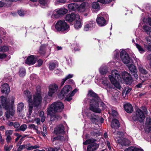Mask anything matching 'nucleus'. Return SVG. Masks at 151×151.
Wrapping results in <instances>:
<instances>
[{
    "label": "nucleus",
    "mask_w": 151,
    "mask_h": 151,
    "mask_svg": "<svg viewBox=\"0 0 151 151\" xmlns=\"http://www.w3.org/2000/svg\"><path fill=\"white\" fill-rule=\"evenodd\" d=\"M41 87L38 86L36 87V93L33 95V99H32L31 93L28 91H24V97L27 99V101L29 105V114H31L32 112L33 106H37L41 103L42 98L41 94Z\"/></svg>",
    "instance_id": "nucleus-1"
},
{
    "label": "nucleus",
    "mask_w": 151,
    "mask_h": 151,
    "mask_svg": "<svg viewBox=\"0 0 151 151\" xmlns=\"http://www.w3.org/2000/svg\"><path fill=\"white\" fill-rule=\"evenodd\" d=\"M88 95L93 97L90 102L89 109L94 112L100 113L101 110L99 108V103L101 102L100 99L97 94L92 91H89Z\"/></svg>",
    "instance_id": "nucleus-2"
},
{
    "label": "nucleus",
    "mask_w": 151,
    "mask_h": 151,
    "mask_svg": "<svg viewBox=\"0 0 151 151\" xmlns=\"http://www.w3.org/2000/svg\"><path fill=\"white\" fill-rule=\"evenodd\" d=\"M109 78L111 83L118 89L121 88V86L118 82L121 81V78L118 72L116 70H112L111 74L109 76Z\"/></svg>",
    "instance_id": "nucleus-3"
},
{
    "label": "nucleus",
    "mask_w": 151,
    "mask_h": 151,
    "mask_svg": "<svg viewBox=\"0 0 151 151\" xmlns=\"http://www.w3.org/2000/svg\"><path fill=\"white\" fill-rule=\"evenodd\" d=\"M65 133L64 131V127L63 125L60 124L57 126L55 129L54 134L58 135L56 137H52V141L54 142L56 140H60L61 141L64 140V137L61 136Z\"/></svg>",
    "instance_id": "nucleus-4"
},
{
    "label": "nucleus",
    "mask_w": 151,
    "mask_h": 151,
    "mask_svg": "<svg viewBox=\"0 0 151 151\" xmlns=\"http://www.w3.org/2000/svg\"><path fill=\"white\" fill-rule=\"evenodd\" d=\"M64 108L63 104L60 102H55L50 105L47 109V112L51 114L52 113L61 112Z\"/></svg>",
    "instance_id": "nucleus-5"
},
{
    "label": "nucleus",
    "mask_w": 151,
    "mask_h": 151,
    "mask_svg": "<svg viewBox=\"0 0 151 151\" xmlns=\"http://www.w3.org/2000/svg\"><path fill=\"white\" fill-rule=\"evenodd\" d=\"M123 133L117 132L114 137L115 141L122 146L129 145L130 143V141L127 139L123 138Z\"/></svg>",
    "instance_id": "nucleus-6"
},
{
    "label": "nucleus",
    "mask_w": 151,
    "mask_h": 151,
    "mask_svg": "<svg viewBox=\"0 0 151 151\" xmlns=\"http://www.w3.org/2000/svg\"><path fill=\"white\" fill-rule=\"evenodd\" d=\"M56 29L58 31H68L70 29L69 26L64 20H59L55 25Z\"/></svg>",
    "instance_id": "nucleus-7"
},
{
    "label": "nucleus",
    "mask_w": 151,
    "mask_h": 151,
    "mask_svg": "<svg viewBox=\"0 0 151 151\" xmlns=\"http://www.w3.org/2000/svg\"><path fill=\"white\" fill-rule=\"evenodd\" d=\"M96 140L94 139H87L85 142H83V145H89L87 147V150L88 151H94L96 150L99 147V145L94 142L96 141Z\"/></svg>",
    "instance_id": "nucleus-8"
},
{
    "label": "nucleus",
    "mask_w": 151,
    "mask_h": 151,
    "mask_svg": "<svg viewBox=\"0 0 151 151\" xmlns=\"http://www.w3.org/2000/svg\"><path fill=\"white\" fill-rule=\"evenodd\" d=\"M72 90V88L71 86L69 85H67L64 86L61 90L60 94L59 96L60 98L63 99L64 97L65 98V99L67 100V98L69 97L70 93Z\"/></svg>",
    "instance_id": "nucleus-9"
},
{
    "label": "nucleus",
    "mask_w": 151,
    "mask_h": 151,
    "mask_svg": "<svg viewBox=\"0 0 151 151\" xmlns=\"http://www.w3.org/2000/svg\"><path fill=\"white\" fill-rule=\"evenodd\" d=\"M86 5L85 3H82L79 6L76 3H71L68 5V8L70 10H78L80 12H84L85 10Z\"/></svg>",
    "instance_id": "nucleus-10"
},
{
    "label": "nucleus",
    "mask_w": 151,
    "mask_h": 151,
    "mask_svg": "<svg viewBox=\"0 0 151 151\" xmlns=\"http://www.w3.org/2000/svg\"><path fill=\"white\" fill-rule=\"evenodd\" d=\"M121 50L120 56L122 62L124 64L129 63L130 62L131 59L128 54L124 50Z\"/></svg>",
    "instance_id": "nucleus-11"
},
{
    "label": "nucleus",
    "mask_w": 151,
    "mask_h": 151,
    "mask_svg": "<svg viewBox=\"0 0 151 151\" xmlns=\"http://www.w3.org/2000/svg\"><path fill=\"white\" fill-rule=\"evenodd\" d=\"M39 146L35 145L32 146L29 144L27 145H23L19 146L17 149V151H21L24 148L26 149L27 150H32L39 148Z\"/></svg>",
    "instance_id": "nucleus-12"
},
{
    "label": "nucleus",
    "mask_w": 151,
    "mask_h": 151,
    "mask_svg": "<svg viewBox=\"0 0 151 151\" xmlns=\"http://www.w3.org/2000/svg\"><path fill=\"white\" fill-rule=\"evenodd\" d=\"M79 19V15L78 14L72 13L70 14H68L65 17L66 20L69 22H71L76 19Z\"/></svg>",
    "instance_id": "nucleus-13"
},
{
    "label": "nucleus",
    "mask_w": 151,
    "mask_h": 151,
    "mask_svg": "<svg viewBox=\"0 0 151 151\" xmlns=\"http://www.w3.org/2000/svg\"><path fill=\"white\" fill-rule=\"evenodd\" d=\"M145 115L144 112L141 109H137L136 111V116L135 119L139 120L141 122L145 118Z\"/></svg>",
    "instance_id": "nucleus-14"
},
{
    "label": "nucleus",
    "mask_w": 151,
    "mask_h": 151,
    "mask_svg": "<svg viewBox=\"0 0 151 151\" xmlns=\"http://www.w3.org/2000/svg\"><path fill=\"white\" fill-rule=\"evenodd\" d=\"M122 77L126 83L128 84H130L133 82L132 78L131 75L126 72L122 73Z\"/></svg>",
    "instance_id": "nucleus-15"
},
{
    "label": "nucleus",
    "mask_w": 151,
    "mask_h": 151,
    "mask_svg": "<svg viewBox=\"0 0 151 151\" xmlns=\"http://www.w3.org/2000/svg\"><path fill=\"white\" fill-rule=\"evenodd\" d=\"M102 15V13L101 14H98L96 19L97 23L99 26L100 27L104 26L107 24L105 19L103 17L101 16Z\"/></svg>",
    "instance_id": "nucleus-16"
},
{
    "label": "nucleus",
    "mask_w": 151,
    "mask_h": 151,
    "mask_svg": "<svg viewBox=\"0 0 151 151\" xmlns=\"http://www.w3.org/2000/svg\"><path fill=\"white\" fill-rule=\"evenodd\" d=\"M0 107H1V106L5 109H8L9 107V104L8 99H7L6 97L2 96L0 97Z\"/></svg>",
    "instance_id": "nucleus-17"
},
{
    "label": "nucleus",
    "mask_w": 151,
    "mask_h": 151,
    "mask_svg": "<svg viewBox=\"0 0 151 151\" xmlns=\"http://www.w3.org/2000/svg\"><path fill=\"white\" fill-rule=\"evenodd\" d=\"M58 88V86L55 84H52L50 85L49 87L48 95L50 97L52 96L53 94L57 91Z\"/></svg>",
    "instance_id": "nucleus-18"
},
{
    "label": "nucleus",
    "mask_w": 151,
    "mask_h": 151,
    "mask_svg": "<svg viewBox=\"0 0 151 151\" xmlns=\"http://www.w3.org/2000/svg\"><path fill=\"white\" fill-rule=\"evenodd\" d=\"M67 12V10L65 9H60L58 10H56L53 12L52 16L56 18L60 15L66 14Z\"/></svg>",
    "instance_id": "nucleus-19"
},
{
    "label": "nucleus",
    "mask_w": 151,
    "mask_h": 151,
    "mask_svg": "<svg viewBox=\"0 0 151 151\" xmlns=\"http://www.w3.org/2000/svg\"><path fill=\"white\" fill-rule=\"evenodd\" d=\"M37 60L36 56L31 55L28 56L25 60V62L29 65H32L35 64Z\"/></svg>",
    "instance_id": "nucleus-20"
},
{
    "label": "nucleus",
    "mask_w": 151,
    "mask_h": 151,
    "mask_svg": "<svg viewBox=\"0 0 151 151\" xmlns=\"http://www.w3.org/2000/svg\"><path fill=\"white\" fill-rule=\"evenodd\" d=\"M95 26V22L92 20L86 22L84 26V30L87 31L90 30L93 28Z\"/></svg>",
    "instance_id": "nucleus-21"
},
{
    "label": "nucleus",
    "mask_w": 151,
    "mask_h": 151,
    "mask_svg": "<svg viewBox=\"0 0 151 151\" xmlns=\"http://www.w3.org/2000/svg\"><path fill=\"white\" fill-rule=\"evenodd\" d=\"M48 68L50 70H53L58 66V62L55 60L50 61L48 64Z\"/></svg>",
    "instance_id": "nucleus-22"
},
{
    "label": "nucleus",
    "mask_w": 151,
    "mask_h": 151,
    "mask_svg": "<svg viewBox=\"0 0 151 151\" xmlns=\"http://www.w3.org/2000/svg\"><path fill=\"white\" fill-rule=\"evenodd\" d=\"M111 127L112 128V131L114 133V130L115 131V129H117L119 127V121L116 119H113L111 123Z\"/></svg>",
    "instance_id": "nucleus-23"
},
{
    "label": "nucleus",
    "mask_w": 151,
    "mask_h": 151,
    "mask_svg": "<svg viewBox=\"0 0 151 151\" xmlns=\"http://www.w3.org/2000/svg\"><path fill=\"white\" fill-rule=\"evenodd\" d=\"M101 82L102 84L106 87H107L109 88H110L111 87L110 86L111 84L108 81L107 78L104 77H103L101 79Z\"/></svg>",
    "instance_id": "nucleus-24"
},
{
    "label": "nucleus",
    "mask_w": 151,
    "mask_h": 151,
    "mask_svg": "<svg viewBox=\"0 0 151 151\" xmlns=\"http://www.w3.org/2000/svg\"><path fill=\"white\" fill-rule=\"evenodd\" d=\"M10 91V88L8 84L6 83H4L2 85V88L1 92L2 93H5L6 94H8Z\"/></svg>",
    "instance_id": "nucleus-25"
},
{
    "label": "nucleus",
    "mask_w": 151,
    "mask_h": 151,
    "mask_svg": "<svg viewBox=\"0 0 151 151\" xmlns=\"http://www.w3.org/2000/svg\"><path fill=\"white\" fill-rule=\"evenodd\" d=\"M125 110L128 113H131L133 111V107L131 104L129 103L126 104L124 105Z\"/></svg>",
    "instance_id": "nucleus-26"
},
{
    "label": "nucleus",
    "mask_w": 151,
    "mask_h": 151,
    "mask_svg": "<svg viewBox=\"0 0 151 151\" xmlns=\"http://www.w3.org/2000/svg\"><path fill=\"white\" fill-rule=\"evenodd\" d=\"M14 110L13 108H11L9 111H7L5 113L6 117L7 119H9L14 114Z\"/></svg>",
    "instance_id": "nucleus-27"
},
{
    "label": "nucleus",
    "mask_w": 151,
    "mask_h": 151,
    "mask_svg": "<svg viewBox=\"0 0 151 151\" xmlns=\"http://www.w3.org/2000/svg\"><path fill=\"white\" fill-rule=\"evenodd\" d=\"M147 42L146 44H144V47L146 48L147 50L151 51V40L147 38L146 39Z\"/></svg>",
    "instance_id": "nucleus-28"
},
{
    "label": "nucleus",
    "mask_w": 151,
    "mask_h": 151,
    "mask_svg": "<svg viewBox=\"0 0 151 151\" xmlns=\"http://www.w3.org/2000/svg\"><path fill=\"white\" fill-rule=\"evenodd\" d=\"M92 10L93 12H96L99 10L100 7L99 4L96 2H93L92 4Z\"/></svg>",
    "instance_id": "nucleus-29"
},
{
    "label": "nucleus",
    "mask_w": 151,
    "mask_h": 151,
    "mask_svg": "<svg viewBox=\"0 0 151 151\" xmlns=\"http://www.w3.org/2000/svg\"><path fill=\"white\" fill-rule=\"evenodd\" d=\"M55 113H52L51 114H48L47 112V114L50 116V120L53 121L59 119H61V117L59 115H56L54 114Z\"/></svg>",
    "instance_id": "nucleus-30"
},
{
    "label": "nucleus",
    "mask_w": 151,
    "mask_h": 151,
    "mask_svg": "<svg viewBox=\"0 0 151 151\" xmlns=\"http://www.w3.org/2000/svg\"><path fill=\"white\" fill-rule=\"evenodd\" d=\"M75 23H74V27L76 29H78L81 27L82 24L80 20V17L79 16V19H76Z\"/></svg>",
    "instance_id": "nucleus-31"
},
{
    "label": "nucleus",
    "mask_w": 151,
    "mask_h": 151,
    "mask_svg": "<svg viewBox=\"0 0 151 151\" xmlns=\"http://www.w3.org/2000/svg\"><path fill=\"white\" fill-rule=\"evenodd\" d=\"M138 68L140 76H141V75H146L147 74V71L144 68L142 65H139V66Z\"/></svg>",
    "instance_id": "nucleus-32"
},
{
    "label": "nucleus",
    "mask_w": 151,
    "mask_h": 151,
    "mask_svg": "<svg viewBox=\"0 0 151 151\" xmlns=\"http://www.w3.org/2000/svg\"><path fill=\"white\" fill-rule=\"evenodd\" d=\"M87 116L89 117L91 121L93 122H95L98 120V117L95 115H92L90 113H87Z\"/></svg>",
    "instance_id": "nucleus-33"
},
{
    "label": "nucleus",
    "mask_w": 151,
    "mask_h": 151,
    "mask_svg": "<svg viewBox=\"0 0 151 151\" xmlns=\"http://www.w3.org/2000/svg\"><path fill=\"white\" fill-rule=\"evenodd\" d=\"M124 151H143L142 149L134 147H131L126 149Z\"/></svg>",
    "instance_id": "nucleus-34"
},
{
    "label": "nucleus",
    "mask_w": 151,
    "mask_h": 151,
    "mask_svg": "<svg viewBox=\"0 0 151 151\" xmlns=\"http://www.w3.org/2000/svg\"><path fill=\"white\" fill-rule=\"evenodd\" d=\"M129 69L130 70L132 74L134 73H137V71L135 66L133 65H131L129 67Z\"/></svg>",
    "instance_id": "nucleus-35"
},
{
    "label": "nucleus",
    "mask_w": 151,
    "mask_h": 151,
    "mask_svg": "<svg viewBox=\"0 0 151 151\" xmlns=\"http://www.w3.org/2000/svg\"><path fill=\"white\" fill-rule=\"evenodd\" d=\"M73 76V75L72 74H69L65 78H63L62 79V82L61 83V85L63 86L64 85L65 82V81L70 78H71Z\"/></svg>",
    "instance_id": "nucleus-36"
},
{
    "label": "nucleus",
    "mask_w": 151,
    "mask_h": 151,
    "mask_svg": "<svg viewBox=\"0 0 151 151\" xmlns=\"http://www.w3.org/2000/svg\"><path fill=\"white\" fill-rule=\"evenodd\" d=\"M77 90L76 89H75L70 94V95L69 96V97L67 98V101H70L72 99V97L77 92Z\"/></svg>",
    "instance_id": "nucleus-37"
},
{
    "label": "nucleus",
    "mask_w": 151,
    "mask_h": 151,
    "mask_svg": "<svg viewBox=\"0 0 151 151\" xmlns=\"http://www.w3.org/2000/svg\"><path fill=\"white\" fill-rule=\"evenodd\" d=\"M2 42V41L0 39V44ZM9 48L8 47L6 46H4L3 47H0V52H5L8 51Z\"/></svg>",
    "instance_id": "nucleus-38"
},
{
    "label": "nucleus",
    "mask_w": 151,
    "mask_h": 151,
    "mask_svg": "<svg viewBox=\"0 0 151 151\" xmlns=\"http://www.w3.org/2000/svg\"><path fill=\"white\" fill-rule=\"evenodd\" d=\"M24 107V104L22 103H20L17 105V111L19 112L22 111Z\"/></svg>",
    "instance_id": "nucleus-39"
},
{
    "label": "nucleus",
    "mask_w": 151,
    "mask_h": 151,
    "mask_svg": "<svg viewBox=\"0 0 151 151\" xmlns=\"http://www.w3.org/2000/svg\"><path fill=\"white\" fill-rule=\"evenodd\" d=\"M26 74V70L24 68H22L20 69L19 71V75L21 77L24 76Z\"/></svg>",
    "instance_id": "nucleus-40"
},
{
    "label": "nucleus",
    "mask_w": 151,
    "mask_h": 151,
    "mask_svg": "<svg viewBox=\"0 0 151 151\" xmlns=\"http://www.w3.org/2000/svg\"><path fill=\"white\" fill-rule=\"evenodd\" d=\"M8 100L9 105H12L14 103L15 100V98L14 96H12L9 97L8 99Z\"/></svg>",
    "instance_id": "nucleus-41"
},
{
    "label": "nucleus",
    "mask_w": 151,
    "mask_h": 151,
    "mask_svg": "<svg viewBox=\"0 0 151 151\" xmlns=\"http://www.w3.org/2000/svg\"><path fill=\"white\" fill-rule=\"evenodd\" d=\"M45 45H41L40 48L39 52L42 54H44L45 52Z\"/></svg>",
    "instance_id": "nucleus-42"
},
{
    "label": "nucleus",
    "mask_w": 151,
    "mask_h": 151,
    "mask_svg": "<svg viewBox=\"0 0 151 151\" xmlns=\"http://www.w3.org/2000/svg\"><path fill=\"white\" fill-rule=\"evenodd\" d=\"M135 45L140 53H143L145 52V50L141 46L137 44H136Z\"/></svg>",
    "instance_id": "nucleus-43"
},
{
    "label": "nucleus",
    "mask_w": 151,
    "mask_h": 151,
    "mask_svg": "<svg viewBox=\"0 0 151 151\" xmlns=\"http://www.w3.org/2000/svg\"><path fill=\"white\" fill-rule=\"evenodd\" d=\"M27 128V126L25 124H23L21 125L19 128V129L21 131H24Z\"/></svg>",
    "instance_id": "nucleus-44"
},
{
    "label": "nucleus",
    "mask_w": 151,
    "mask_h": 151,
    "mask_svg": "<svg viewBox=\"0 0 151 151\" xmlns=\"http://www.w3.org/2000/svg\"><path fill=\"white\" fill-rule=\"evenodd\" d=\"M120 51L118 50H116L114 52V58L116 59H117L119 57V54L120 53Z\"/></svg>",
    "instance_id": "nucleus-45"
},
{
    "label": "nucleus",
    "mask_w": 151,
    "mask_h": 151,
    "mask_svg": "<svg viewBox=\"0 0 151 151\" xmlns=\"http://www.w3.org/2000/svg\"><path fill=\"white\" fill-rule=\"evenodd\" d=\"M143 29L145 31L147 34L149 33L150 31H151L150 29V28L149 27L145 25L143 26Z\"/></svg>",
    "instance_id": "nucleus-46"
},
{
    "label": "nucleus",
    "mask_w": 151,
    "mask_h": 151,
    "mask_svg": "<svg viewBox=\"0 0 151 151\" xmlns=\"http://www.w3.org/2000/svg\"><path fill=\"white\" fill-rule=\"evenodd\" d=\"M100 73L102 75H104L106 74L107 72V70L106 69L100 68L99 70Z\"/></svg>",
    "instance_id": "nucleus-47"
},
{
    "label": "nucleus",
    "mask_w": 151,
    "mask_h": 151,
    "mask_svg": "<svg viewBox=\"0 0 151 151\" xmlns=\"http://www.w3.org/2000/svg\"><path fill=\"white\" fill-rule=\"evenodd\" d=\"M28 128L29 129H32L34 130H37V127L34 124H30L29 125Z\"/></svg>",
    "instance_id": "nucleus-48"
},
{
    "label": "nucleus",
    "mask_w": 151,
    "mask_h": 151,
    "mask_svg": "<svg viewBox=\"0 0 151 151\" xmlns=\"http://www.w3.org/2000/svg\"><path fill=\"white\" fill-rule=\"evenodd\" d=\"M91 134L92 136L94 137H96L100 135V133L96 132H91Z\"/></svg>",
    "instance_id": "nucleus-49"
},
{
    "label": "nucleus",
    "mask_w": 151,
    "mask_h": 151,
    "mask_svg": "<svg viewBox=\"0 0 151 151\" xmlns=\"http://www.w3.org/2000/svg\"><path fill=\"white\" fill-rule=\"evenodd\" d=\"M37 66L40 67V66L43 63V61L41 59H39L37 61Z\"/></svg>",
    "instance_id": "nucleus-50"
},
{
    "label": "nucleus",
    "mask_w": 151,
    "mask_h": 151,
    "mask_svg": "<svg viewBox=\"0 0 151 151\" xmlns=\"http://www.w3.org/2000/svg\"><path fill=\"white\" fill-rule=\"evenodd\" d=\"M40 3L43 5H45L47 3V1L46 0H39Z\"/></svg>",
    "instance_id": "nucleus-51"
},
{
    "label": "nucleus",
    "mask_w": 151,
    "mask_h": 151,
    "mask_svg": "<svg viewBox=\"0 0 151 151\" xmlns=\"http://www.w3.org/2000/svg\"><path fill=\"white\" fill-rule=\"evenodd\" d=\"M15 135L17 137L15 139V142H17L21 137V135L18 133H16Z\"/></svg>",
    "instance_id": "nucleus-52"
},
{
    "label": "nucleus",
    "mask_w": 151,
    "mask_h": 151,
    "mask_svg": "<svg viewBox=\"0 0 151 151\" xmlns=\"http://www.w3.org/2000/svg\"><path fill=\"white\" fill-rule=\"evenodd\" d=\"M11 140V137L9 135H8L6 138V141L8 143L10 142Z\"/></svg>",
    "instance_id": "nucleus-53"
},
{
    "label": "nucleus",
    "mask_w": 151,
    "mask_h": 151,
    "mask_svg": "<svg viewBox=\"0 0 151 151\" xmlns=\"http://www.w3.org/2000/svg\"><path fill=\"white\" fill-rule=\"evenodd\" d=\"M112 115L114 116H116L118 114L117 111L115 110H113L112 111Z\"/></svg>",
    "instance_id": "nucleus-54"
},
{
    "label": "nucleus",
    "mask_w": 151,
    "mask_h": 151,
    "mask_svg": "<svg viewBox=\"0 0 151 151\" xmlns=\"http://www.w3.org/2000/svg\"><path fill=\"white\" fill-rule=\"evenodd\" d=\"M6 55L4 53H0V59H3L6 57Z\"/></svg>",
    "instance_id": "nucleus-55"
},
{
    "label": "nucleus",
    "mask_w": 151,
    "mask_h": 151,
    "mask_svg": "<svg viewBox=\"0 0 151 151\" xmlns=\"http://www.w3.org/2000/svg\"><path fill=\"white\" fill-rule=\"evenodd\" d=\"M19 126V124L18 122H15L14 124V126L15 128H18Z\"/></svg>",
    "instance_id": "nucleus-56"
},
{
    "label": "nucleus",
    "mask_w": 151,
    "mask_h": 151,
    "mask_svg": "<svg viewBox=\"0 0 151 151\" xmlns=\"http://www.w3.org/2000/svg\"><path fill=\"white\" fill-rule=\"evenodd\" d=\"M18 14L21 16H22L24 14V12L22 10L19 11L18 12Z\"/></svg>",
    "instance_id": "nucleus-57"
},
{
    "label": "nucleus",
    "mask_w": 151,
    "mask_h": 151,
    "mask_svg": "<svg viewBox=\"0 0 151 151\" xmlns=\"http://www.w3.org/2000/svg\"><path fill=\"white\" fill-rule=\"evenodd\" d=\"M58 149L57 148H53L52 147L48 149L49 151H58Z\"/></svg>",
    "instance_id": "nucleus-58"
},
{
    "label": "nucleus",
    "mask_w": 151,
    "mask_h": 151,
    "mask_svg": "<svg viewBox=\"0 0 151 151\" xmlns=\"http://www.w3.org/2000/svg\"><path fill=\"white\" fill-rule=\"evenodd\" d=\"M5 133L7 136L11 135L12 134V131L11 130H7L6 131Z\"/></svg>",
    "instance_id": "nucleus-59"
},
{
    "label": "nucleus",
    "mask_w": 151,
    "mask_h": 151,
    "mask_svg": "<svg viewBox=\"0 0 151 151\" xmlns=\"http://www.w3.org/2000/svg\"><path fill=\"white\" fill-rule=\"evenodd\" d=\"M147 59L150 60L149 62V64L150 66L151 67V54L149 55L147 57Z\"/></svg>",
    "instance_id": "nucleus-60"
},
{
    "label": "nucleus",
    "mask_w": 151,
    "mask_h": 151,
    "mask_svg": "<svg viewBox=\"0 0 151 151\" xmlns=\"http://www.w3.org/2000/svg\"><path fill=\"white\" fill-rule=\"evenodd\" d=\"M4 150L5 151H9L10 149L7 145H5L4 146Z\"/></svg>",
    "instance_id": "nucleus-61"
},
{
    "label": "nucleus",
    "mask_w": 151,
    "mask_h": 151,
    "mask_svg": "<svg viewBox=\"0 0 151 151\" xmlns=\"http://www.w3.org/2000/svg\"><path fill=\"white\" fill-rule=\"evenodd\" d=\"M0 142L1 144H3L4 142V140L2 138V137L1 135L0 134Z\"/></svg>",
    "instance_id": "nucleus-62"
},
{
    "label": "nucleus",
    "mask_w": 151,
    "mask_h": 151,
    "mask_svg": "<svg viewBox=\"0 0 151 151\" xmlns=\"http://www.w3.org/2000/svg\"><path fill=\"white\" fill-rule=\"evenodd\" d=\"M132 74L134 77L136 79H137L138 78V76L137 74V73H133Z\"/></svg>",
    "instance_id": "nucleus-63"
},
{
    "label": "nucleus",
    "mask_w": 151,
    "mask_h": 151,
    "mask_svg": "<svg viewBox=\"0 0 151 151\" xmlns=\"http://www.w3.org/2000/svg\"><path fill=\"white\" fill-rule=\"evenodd\" d=\"M35 120L36 121V123L37 124H40V119H39V118H35Z\"/></svg>",
    "instance_id": "nucleus-64"
}]
</instances>
